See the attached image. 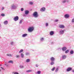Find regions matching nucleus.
I'll return each instance as SVG.
<instances>
[{"label": "nucleus", "instance_id": "obj_48", "mask_svg": "<svg viewBox=\"0 0 74 74\" xmlns=\"http://www.w3.org/2000/svg\"><path fill=\"white\" fill-rule=\"evenodd\" d=\"M0 27H1V25L0 24Z\"/></svg>", "mask_w": 74, "mask_h": 74}, {"label": "nucleus", "instance_id": "obj_20", "mask_svg": "<svg viewBox=\"0 0 74 74\" xmlns=\"http://www.w3.org/2000/svg\"><path fill=\"white\" fill-rule=\"evenodd\" d=\"M21 57L22 58H24V54H23V53H21Z\"/></svg>", "mask_w": 74, "mask_h": 74}, {"label": "nucleus", "instance_id": "obj_39", "mask_svg": "<svg viewBox=\"0 0 74 74\" xmlns=\"http://www.w3.org/2000/svg\"><path fill=\"white\" fill-rule=\"evenodd\" d=\"M23 8H21V11H23Z\"/></svg>", "mask_w": 74, "mask_h": 74}, {"label": "nucleus", "instance_id": "obj_25", "mask_svg": "<svg viewBox=\"0 0 74 74\" xmlns=\"http://www.w3.org/2000/svg\"><path fill=\"white\" fill-rule=\"evenodd\" d=\"M54 62L52 61L51 62L50 64L51 65H53V64H54Z\"/></svg>", "mask_w": 74, "mask_h": 74}, {"label": "nucleus", "instance_id": "obj_21", "mask_svg": "<svg viewBox=\"0 0 74 74\" xmlns=\"http://www.w3.org/2000/svg\"><path fill=\"white\" fill-rule=\"evenodd\" d=\"M70 53L71 54H73V53H74V51H73V50H71L70 51Z\"/></svg>", "mask_w": 74, "mask_h": 74}, {"label": "nucleus", "instance_id": "obj_19", "mask_svg": "<svg viewBox=\"0 0 74 74\" xmlns=\"http://www.w3.org/2000/svg\"><path fill=\"white\" fill-rule=\"evenodd\" d=\"M30 60L29 59H27L26 60V62L27 63H28V62H30Z\"/></svg>", "mask_w": 74, "mask_h": 74}, {"label": "nucleus", "instance_id": "obj_9", "mask_svg": "<svg viewBox=\"0 0 74 74\" xmlns=\"http://www.w3.org/2000/svg\"><path fill=\"white\" fill-rule=\"evenodd\" d=\"M60 34L61 35H62L64 34V30H60Z\"/></svg>", "mask_w": 74, "mask_h": 74}, {"label": "nucleus", "instance_id": "obj_38", "mask_svg": "<svg viewBox=\"0 0 74 74\" xmlns=\"http://www.w3.org/2000/svg\"><path fill=\"white\" fill-rule=\"evenodd\" d=\"M20 68H21V69H22L24 67L23 66H20Z\"/></svg>", "mask_w": 74, "mask_h": 74}, {"label": "nucleus", "instance_id": "obj_33", "mask_svg": "<svg viewBox=\"0 0 74 74\" xmlns=\"http://www.w3.org/2000/svg\"><path fill=\"white\" fill-rule=\"evenodd\" d=\"M37 74H41V71H38L37 72Z\"/></svg>", "mask_w": 74, "mask_h": 74}, {"label": "nucleus", "instance_id": "obj_49", "mask_svg": "<svg viewBox=\"0 0 74 74\" xmlns=\"http://www.w3.org/2000/svg\"><path fill=\"white\" fill-rule=\"evenodd\" d=\"M72 72H73V73H74V70L72 71Z\"/></svg>", "mask_w": 74, "mask_h": 74}, {"label": "nucleus", "instance_id": "obj_35", "mask_svg": "<svg viewBox=\"0 0 74 74\" xmlns=\"http://www.w3.org/2000/svg\"><path fill=\"white\" fill-rule=\"evenodd\" d=\"M58 70H59V69L58 68H57V69H56V72H57L58 71Z\"/></svg>", "mask_w": 74, "mask_h": 74}, {"label": "nucleus", "instance_id": "obj_44", "mask_svg": "<svg viewBox=\"0 0 74 74\" xmlns=\"http://www.w3.org/2000/svg\"><path fill=\"white\" fill-rule=\"evenodd\" d=\"M8 56H12V55L11 54L8 55Z\"/></svg>", "mask_w": 74, "mask_h": 74}, {"label": "nucleus", "instance_id": "obj_15", "mask_svg": "<svg viewBox=\"0 0 74 74\" xmlns=\"http://www.w3.org/2000/svg\"><path fill=\"white\" fill-rule=\"evenodd\" d=\"M55 58L53 57H51L50 58V60L51 61H53V62L55 61Z\"/></svg>", "mask_w": 74, "mask_h": 74}, {"label": "nucleus", "instance_id": "obj_29", "mask_svg": "<svg viewBox=\"0 0 74 74\" xmlns=\"http://www.w3.org/2000/svg\"><path fill=\"white\" fill-rule=\"evenodd\" d=\"M16 58H19L20 57V56L19 55H16Z\"/></svg>", "mask_w": 74, "mask_h": 74}, {"label": "nucleus", "instance_id": "obj_28", "mask_svg": "<svg viewBox=\"0 0 74 74\" xmlns=\"http://www.w3.org/2000/svg\"><path fill=\"white\" fill-rule=\"evenodd\" d=\"M45 25L46 27H47V26H48V23H46L45 24Z\"/></svg>", "mask_w": 74, "mask_h": 74}, {"label": "nucleus", "instance_id": "obj_16", "mask_svg": "<svg viewBox=\"0 0 74 74\" xmlns=\"http://www.w3.org/2000/svg\"><path fill=\"white\" fill-rule=\"evenodd\" d=\"M3 23L4 25H7V24H8V21H4L3 22Z\"/></svg>", "mask_w": 74, "mask_h": 74}, {"label": "nucleus", "instance_id": "obj_13", "mask_svg": "<svg viewBox=\"0 0 74 74\" xmlns=\"http://www.w3.org/2000/svg\"><path fill=\"white\" fill-rule=\"evenodd\" d=\"M29 11L28 10H26L25 11V15H27L29 14Z\"/></svg>", "mask_w": 74, "mask_h": 74}, {"label": "nucleus", "instance_id": "obj_2", "mask_svg": "<svg viewBox=\"0 0 74 74\" xmlns=\"http://www.w3.org/2000/svg\"><path fill=\"white\" fill-rule=\"evenodd\" d=\"M33 15L34 18H37L38 16V13L36 12H35L33 13Z\"/></svg>", "mask_w": 74, "mask_h": 74}, {"label": "nucleus", "instance_id": "obj_32", "mask_svg": "<svg viewBox=\"0 0 74 74\" xmlns=\"http://www.w3.org/2000/svg\"><path fill=\"white\" fill-rule=\"evenodd\" d=\"M1 16H5V14H4L2 13L1 14Z\"/></svg>", "mask_w": 74, "mask_h": 74}, {"label": "nucleus", "instance_id": "obj_3", "mask_svg": "<svg viewBox=\"0 0 74 74\" xmlns=\"http://www.w3.org/2000/svg\"><path fill=\"white\" fill-rule=\"evenodd\" d=\"M34 30V27H30L28 29V32H32Z\"/></svg>", "mask_w": 74, "mask_h": 74}, {"label": "nucleus", "instance_id": "obj_47", "mask_svg": "<svg viewBox=\"0 0 74 74\" xmlns=\"http://www.w3.org/2000/svg\"><path fill=\"white\" fill-rule=\"evenodd\" d=\"M1 68L2 70H4V68H3L2 67H1Z\"/></svg>", "mask_w": 74, "mask_h": 74}, {"label": "nucleus", "instance_id": "obj_27", "mask_svg": "<svg viewBox=\"0 0 74 74\" xmlns=\"http://www.w3.org/2000/svg\"><path fill=\"white\" fill-rule=\"evenodd\" d=\"M43 40H44V38H40V40L41 41H43Z\"/></svg>", "mask_w": 74, "mask_h": 74}, {"label": "nucleus", "instance_id": "obj_24", "mask_svg": "<svg viewBox=\"0 0 74 74\" xmlns=\"http://www.w3.org/2000/svg\"><path fill=\"white\" fill-rule=\"evenodd\" d=\"M29 4H30V5H32V4H33V3L32 2H29Z\"/></svg>", "mask_w": 74, "mask_h": 74}, {"label": "nucleus", "instance_id": "obj_8", "mask_svg": "<svg viewBox=\"0 0 74 74\" xmlns=\"http://www.w3.org/2000/svg\"><path fill=\"white\" fill-rule=\"evenodd\" d=\"M45 8L44 7L42 8L40 10V11L44 12L45 11Z\"/></svg>", "mask_w": 74, "mask_h": 74}, {"label": "nucleus", "instance_id": "obj_22", "mask_svg": "<svg viewBox=\"0 0 74 74\" xmlns=\"http://www.w3.org/2000/svg\"><path fill=\"white\" fill-rule=\"evenodd\" d=\"M32 70H29L26 71V73H29V72H32Z\"/></svg>", "mask_w": 74, "mask_h": 74}, {"label": "nucleus", "instance_id": "obj_34", "mask_svg": "<svg viewBox=\"0 0 74 74\" xmlns=\"http://www.w3.org/2000/svg\"><path fill=\"white\" fill-rule=\"evenodd\" d=\"M55 69V67H54L53 69H51L52 71H54V70Z\"/></svg>", "mask_w": 74, "mask_h": 74}, {"label": "nucleus", "instance_id": "obj_14", "mask_svg": "<svg viewBox=\"0 0 74 74\" xmlns=\"http://www.w3.org/2000/svg\"><path fill=\"white\" fill-rule=\"evenodd\" d=\"M27 36V34H25L22 35V37H26Z\"/></svg>", "mask_w": 74, "mask_h": 74}, {"label": "nucleus", "instance_id": "obj_23", "mask_svg": "<svg viewBox=\"0 0 74 74\" xmlns=\"http://www.w3.org/2000/svg\"><path fill=\"white\" fill-rule=\"evenodd\" d=\"M25 55L26 56H27V55H30V53L29 52H26L25 53Z\"/></svg>", "mask_w": 74, "mask_h": 74}, {"label": "nucleus", "instance_id": "obj_42", "mask_svg": "<svg viewBox=\"0 0 74 74\" xmlns=\"http://www.w3.org/2000/svg\"><path fill=\"white\" fill-rule=\"evenodd\" d=\"M36 67H38V65L36 64Z\"/></svg>", "mask_w": 74, "mask_h": 74}, {"label": "nucleus", "instance_id": "obj_30", "mask_svg": "<svg viewBox=\"0 0 74 74\" xmlns=\"http://www.w3.org/2000/svg\"><path fill=\"white\" fill-rule=\"evenodd\" d=\"M23 51V50L21 49L20 50V51H19V53H21V52H22Z\"/></svg>", "mask_w": 74, "mask_h": 74}, {"label": "nucleus", "instance_id": "obj_12", "mask_svg": "<svg viewBox=\"0 0 74 74\" xmlns=\"http://www.w3.org/2000/svg\"><path fill=\"white\" fill-rule=\"evenodd\" d=\"M72 70V68L71 67H68V69H66V71L67 72L70 71H71Z\"/></svg>", "mask_w": 74, "mask_h": 74}, {"label": "nucleus", "instance_id": "obj_45", "mask_svg": "<svg viewBox=\"0 0 74 74\" xmlns=\"http://www.w3.org/2000/svg\"><path fill=\"white\" fill-rule=\"evenodd\" d=\"M5 66H8V64H7L6 63H5Z\"/></svg>", "mask_w": 74, "mask_h": 74}, {"label": "nucleus", "instance_id": "obj_36", "mask_svg": "<svg viewBox=\"0 0 74 74\" xmlns=\"http://www.w3.org/2000/svg\"><path fill=\"white\" fill-rule=\"evenodd\" d=\"M71 22L73 23H74V18H73V19H72V20Z\"/></svg>", "mask_w": 74, "mask_h": 74}, {"label": "nucleus", "instance_id": "obj_26", "mask_svg": "<svg viewBox=\"0 0 74 74\" xmlns=\"http://www.w3.org/2000/svg\"><path fill=\"white\" fill-rule=\"evenodd\" d=\"M69 52V50H67L65 51V53H67Z\"/></svg>", "mask_w": 74, "mask_h": 74}, {"label": "nucleus", "instance_id": "obj_18", "mask_svg": "<svg viewBox=\"0 0 74 74\" xmlns=\"http://www.w3.org/2000/svg\"><path fill=\"white\" fill-rule=\"evenodd\" d=\"M8 63H12V64H13L14 62L12 60H10L8 62Z\"/></svg>", "mask_w": 74, "mask_h": 74}, {"label": "nucleus", "instance_id": "obj_43", "mask_svg": "<svg viewBox=\"0 0 74 74\" xmlns=\"http://www.w3.org/2000/svg\"><path fill=\"white\" fill-rule=\"evenodd\" d=\"M10 44L11 45H12L14 44V42H12L10 43Z\"/></svg>", "mask_w": 74, "mask_h": 74}, {"label": "nucleus", "instance_id": "obj_1", "mask_svg": "<svg viewBox=\"0 0 74 74\" xmlns=\"http://www.w3.org/2000/svg\"><path fill=\"white\" fill-rule=\"evenodd\" d=\"M17 8V6H16V4L15 3H13L10 7L11 10H16Z\"/></svg>", "mask_w": 74, "mask_h": 74}, {"label": "nucleus", "instance_id": "obj_50", "mask_svg": "<svg viewBox=\"0 0 74 74\" xmlns=\"http://www.w3.org/2000/svg\"><path fill=\"white\" fill-rule=\"evenodd\" d=\"M0 66H2V65H0Z\"/></svg>", "mask_w": 74, "mask_h": 74}, {"label": "nucleus", "instance_id": "obj_31", "mask_svg": "<svg viewBox=\"0 0 74 74\" xmlns=\"http://www.w3.org/2000/svg\"><path fill=\"white\" fill-rule=\"evenodd\" d=\"M23 22V20H21L20 21L19 23L20 24H21L22 23V22Z\"/></svg>", "mask_w": 74, "mask_h": 74}, {"label": "nucleus", "instance_id": "obj_4", "mask_svg": "<svg viewBox=\"0 0 74 74\" xmlns=\"http://www.w3.org/2000/svg\"><path fill=\"white\" fill-rule=\"evenodd\" d=\"M13 19L14 21H17L19 20V17L18 16H16Z\"/></svg>", "mask_w": 74, "mask_h": 74}, {"label": "nucleus", "instance_id": "obj_5", "mask_svg": "<svg viewBox=\"0 0 74 74\" xmlns=\"http://www.w3.org/2000/svg\"><path fill=\"white\" fill-rule=\"evenodd\" d=\"M66 58H67L66 55H64L62 56V60H64L66 59Z\"/></svg>", "mask_w": 74, "mask_h": 74}, {"label": "nucleus", "instance_id": "obj_40", "mask_svg": "<svg viewBox=\"0 0 74 74\" xmlns=\"http://www.w3.org/2000/svg\"><path fill=\"white\" fill-rule=\"evenodd\" d=\"M23 16L24 17H25V16H26V14H23Z\"/></svg>", "mask_w": 74, "mask_h": 74}, {"label": "nucleus", "instance_id": "obj_41", "mask_svg": "<svg viewBox=\"0 0 74 74\" xmlns=\"http://www.w3.org/2000/svg\"><path fill=\"white\" fill-rule=\"evenodd\" d=\"M14 74H19V73L17 72H14Z\"/></svg>", "mask_w": 74, "mask_h": 74}, {"label": "nucleus", "instance_id": "obj_17", "mask_svg": "<svg viewBox=\"0 0 74 74\" xmlns=\"http://www.w3.org/2000/svg\"><path fill=\"white\" fill-rule=\"evenodd\" d=\"M66 1L68 2V1L67 0H63L62 1V3H65Z\"/></svg>", "mask_w": 74, "mask_h": 74}, {"label": "nucleus", "instance_id": "obj_51", "mask_svg": "<svg viewBox=\"0 0 74 74\" xmlns=\"http://www.w3.org/2000/svg\"><path fill=\"white\" fill-rule=\"evenodd\" d=\"M0 71H1V70H0Z\"/></svg>", "mask_w": 74, "mask_h": 74}, {"label": "nucleus", "instance_id": "obj_37", "mask_svg": "<svg viewBox=\"0 0 74 74\" xmlns=\"http://www.w3.org/2000/svg\"><path fill=\"white\" fill-rule=\"evenodd\" d=\"M58 21H59V20L58 19H56L55 20V22H58Z\"/></svg>", "mask_w": 74, "mask_h": 74}, {"label": "nucleus", "instance_id": "obj_46", "mask_svg": "<svg viewBox=\"0 0 74 74\" xmlns=\"http://www.w3.org/2000/svg\"><path fill=\"white\" fill-rule=\"evenodd\" d=\"M4 8H2L1 10H4Z\"/></svg>", "mask_w": 74, "mask_h": 74}, {"label": "nucleus", "instance_id": "obj_7", "mask_svg": "<svg viewBox=\"0 0 74 74\" xmlns=\"http://www.w3.org/2000/svg\"><path fill=\"white\" fill-rule=\"evenodd\" d=\"M59 27L61 29H64V28L65 27H64V26L63 25H60L59 26Z\"/></svg>", "mask_w": 74, "mask_h": 74}, {"label": "nucleus", "instance_id": "obj_11", "mask_svg": "<svg viewBox=\"0 0 74 74\" xmlns=\"http://www.w3.org/2000/svg\"><path fill=\"white\" fill-rule=\"evenodd\" d=\"M67 47H64L62 48L63 51H66V50H67Z\"/></svg>", "mask_w": 74, "mask_h": 74}, {"label": "nucleus", "instance_id": "obj_6", "mask_svg": "<svg viewBox=\"0 0 74 74\" xmlns=\"http://www.w3.org/2000/svg\"><path fill=\"white\" fill-rule=\"evenodd\" d=\"M64 17L65 18H66V19H67L70 17V16L68 14H66L64 15Z\"/></svg>", "mask_w": 74, "mask_h": 74}, {"label": "nucleus", "instance_id": "obj_10", "mask_svg": "<svg viewBox=\"0 0 74 74\" xmlns=\"http://www.w3.org/2000/svg\"><path fill=\"white\" fill-rule=\"evenodd\" d=\"M54 33V31H52L50 32L49 34L50 36H53Z\"/></svg>", "mask_w": 74, "mask_h": 74}]
</instances>
